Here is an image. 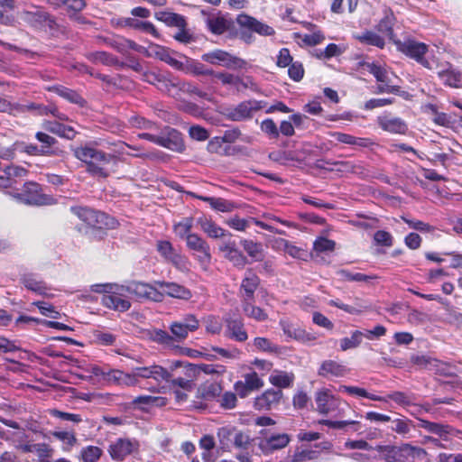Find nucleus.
<instances>
[{
    "mask_svg": "<svg viewBox=\"0 0 462 462\" xmlns=\"http://www.w3.org/2000/svg\"><path fill=\"white\" fill-rule=\"evenodd\" d=\"M73 154L87 164V171L93 176L106 178L109 175L107 165L114 160L113 155L88 145L75 148Z\"/></svg>",
    "mask_w": 462,
    "mask_h": 462,
    "instance_id": "obj_1",
    "label": "nucleus"
},
{
    "mask_svg": "<svg viewBox=\"0 0 462 462\" xmlns=\"http://www.w3.org/2000/svg\"><path fill=\"white\" fill-rule=\"evenodd\" d=\"M20 202L27 205L43 206L54 203V199L41 192V187L35 182H29L24 185L22 193L14 195Z\"/></svg>",
    "mask_w": 462,
    "mask_h": 462,
    "instance_id": "obj_2",
    "label": "nucleus"
},
{
    "mask_svg": "<svg viewBox=\"0 0 462 462\" xmlns=\"http://www.w3.org/2000/svg\"><path fill=\"white\" fill-rule=\"evenodd\" d=\"M201 59L205 62L212 65H220L229 69H238L245 67L246 62L227 51L222 50H215L210 52L204 53Z\"/></svg>",
    "mask_w": 462,
    "mask_h": 462,
    "instance_id": "obj_3",
    "label": "nucleus"
},
{
    "mask_svg": "<svg viewBox=\"0 0 462 462\" xmlns=\"http://www.w3.org/2000/svg\"><path fill=\"white\" fill-rule=\"evenodd\" d=\"M261 434L263 437L259 439L258 447L265 455L284 448L291 439L287 433L268 434L266 430H263Z\"/></svg>",
    "mask_w": 462,
    "mask_h": 462,
    "instance_id": "obj_4",
    "label": "nucleus"
},
{
    "mask_svg": "<svg viewBox=\"0 0 462 462\" xmlns=\"http://www.w3.org/2000/svg\"><path fill=\"white\" fill-rule=\"evenodd\" d=\"M71 210L82 221L91 226L100 227L99 225L104 224L107 227L112 228L116 225V221L105 213L97 212L88 208L75 207L71 208Z\"/></svg>",
    "mask_w": 462,
    "mask_h": 462,
    "instance_id": "obj_5",
    "label": "nucleus"
},
{
    "mask_svg": "<svg viewBox=\"0 0 462 462\" xmlns=\"http://www.w3.org/2000/svg\"><path fill=\"white\" fill-rule=\"evenodd\" d=\"M187 247L196 253V258L199 264L207 269L211 262L209 245L198 234L189 235L186 240Z\"/></svg>",
    "mask_w": 462,
    "mask_h": 462,
    "instance_id": "obj_6",
    "label": "nucleus"
},
{
    "mask_svg": "<svg viewBox=\"0 0 462 462\" xmlns=\"http://www.w3.org/2000/svg\"><path fill=\"white\" fill-rule=\"evenodd\" d=\"M139 449V442L135 439L120 438L109 445L108 453L115 461H123Z\"/></svg>",
    "mask_w": 462,
    "mask_h": 462,
    "instance_id": "obj_7",
    "label": "nucleus"
},
{
    "mask_svg": "<svg viewBox=\"0 0 462 462\" xmlns=\"http://www.w3.org/2000/svg\"><path fill=\"white\" fill-rule=\"evenodd\" d=\"M367 70L373 74L380 85L378 86L379 92H394L398 90L399 87L396 85V77L385 68L375 64L367 63Z\"/></svg>",
    "mask_w": 462,
    "mask_h": 462,
    "instance_id": "obj_8",
    "label": "nucleus"
},
{
    "mask_svg": "<svg viewBox=\"0 0 462 462\" xmlns=\"http://www.w3.org/2000/svg\"><path fill=\"white\" fill-rule=\"evenodd\" d=\"M129 294L134 295L138 300L162 301V293L158 286L144 282H133L129 283Z\"/></svg>",
    "mask_w": 462,
    "mask_h": 462,
    "instance_id": "obj_9",
    "label": "nucleus"
},
{
    "mask_svg": "<svg viewBox=\"0 0 462 462\" xmlns=\"http://www.w3.org/2000/svg\"><path fill=\"white\" fill-rule=\"evenodd\" d=\"M158 145L177 152H182L185 150L181 134L171 127H165L160 133Z\"/></svg>",
    "mask_w": 462,
    "mask_h": 462,
    "instance_id": "obj_10",
    "label": "nucleus"
},
{
    "mask_svg": "<svg viewBox=\"0 0 462 462\" xmlns=\"http://www.w3.org/2000/svg\"><path fill=\"white\" fill-rule=\"evenodd\" d=\"M315 402L317 411L320 414L328 415L338 408L340 400L333 395L328 389L323 388L316 392Z\"/></svg>",
    "mask_w": 462,
    "mask_h": 462,
    "instance_id": "obj_11",
    "label": "nucleus"
},
{
    "mask_svg": "<svg viewBox=\"0 0 462 462\" xmlns=\"http://www.w3.org/2000/svg\"><path fill=\"white\" fill-rule=\"evenodd\" d=\"M218 250L223 254L224 258L236 268L243 269L248 263L246 256L237 248L235 241H223L218 245Z\"/></svg>",
    "mask_w": 462,
    "mask_h": 462,
    "instance_id": "obj_12",
    "label": "nucleus"
},
{
    "mask_svg": "<svg viewBox=\"0 0 462 462\" xmlns=\"http://www.w3.org/2000/svg\"><path fill=\"white\" fill-rule=\"evenodd\" d=\"M135 375L139 379H152L157 383L169 382L171 377V373L165 367L152 364L150 365L135 367Z\"/></svg>",
    "mask_w": 462,
    "mask_h": 462,
    "instance_id": "obj_13",
    "label": "nucleus"
},
{
    "mask_svg": "<svg viewBox=\"0 0 462 462\" xmlns=\"http://www.w3.org/2000/svg\"><path fill=\"white\" fill-rule=\"evenodd\" d=\"M262 108L260 103L256 100H247L241 102L236 107L229 109L227 117L236 122L244 121L253 116L254 112Z\"/></svg>",
    "mask_w": 462,
    "mask_h": 462,
    "instance_id": "obj_14",
    "label": "nucleus"
},
{
    "mask_svg": "<svg viewBox=\"0 0 462 462\" xmlns=\"http://www.w3.org/2000/svg\"><path fill=\"white\" fill-rule=\"evenodd\" d=\"M429 46L412 39H406V57L414 60L424 68H430V62L426 58Z\"/></svg>",
    "mask_w": 462,
    "mask_h": 462,
    "instance_id": "obj_15",
    "label": "nucleus"
},
{
    "mask_svg": "<svg viewBox=\"0 0 462 462\" xmlns=\"http://www.w3.org/2000/svg\"><path fill=\"white\" fill-rule=\"evenodd\" d=\"M155 285L158 286L159 292L162 293V300L165 295L180 300H189L192 296L189 289L175 282L156 281Z\"/></svg>",
    "mask_w": 462,
    "mask_h": 462,
    "instance_id": "obj_16",
    "label": "nucleus"
},
{
    "mask_svg": "<svg viewBox=\"0 0 462 462\" xmlns=\"http://www.w3.org/2000/svg\"><path fill=\"white\" fill-rule=\"evenodd\" d=\"M143 55L159 59L176 69H180L182 66L180 61L171 56L170 51L167 48L155 43H149L148 47H145Z\"/></svg>",
    "mask_w": 462,
    "mask_h": 462,
    "instance_id": "obj_17",
    "label": "nucleus"
},
{
    "mask_svg": "<svg viewBox=\"0 0 462 462\" xmlns=\"http://www.w3.org/2000/svg\"><path fill=\"white\" fill-rule=\"evenodd\" d=\"M259 284V277L253 272V270L248 269L245 272V275L242 280L240 286V295L242 297L243 302L253 300L254 297V291L258 288Z\"/></svg>",
    "mask_w": 462,
    "mask_h": 462,
    "instance_id": "obj_18",
    "label": "nucleus"
},
{
    "mask_svg": "<svg viewBox=\"0 0 462 462\" xmlns=\"http://www.w3.org/2000/svg\"><path fill=\"white\" fill-rule=\"evenodd\" d=\"M410 360L411 365L420 369H427L439 374H443L444 366H447L445 363L425 355H412Z\"/></svg>",
    "mask_w": 462,
    "mask_h": 462,
    "instance_id": "obj_19",
    "label": "nucleus"
},
{
    "mask_svg": "<svg viewBox=\"0 0 462 462\" xmlns=\"http://www.w3.org/2000/svg\"><path fill=\"white\" fill-rule=\"evenodd\" d=\"M282 397L281 390L269 389L258 396L254 401V408L257 410H270L278 404Z\"/></svg>",
    "mask_w": 462,
    "mask_h": 462,
    "instance_id": "obj_20",
    "label": "nucleus"
},
{
    "mask_svg": "<svg viewBox=\"0 0 462 462\" xmlns=\"http://www.w3.org/2000/svg\"><path fill=\"white\" fill-rule=\"evenodd\" d=\"M226 335L231 339L238 342H245L248 338V335L244 328V323L241 319H226Z\"/></svg>",
    "mask_w": 462,
    "mask_h": 462,
    "instance_id": "obj_21",
    "label": "nucleus"
},
{
    "mask_svg": "<svg viewBox=\"0 0 462 462\" xmlns=\"http://www.w3.org/2000/svg\"><path fill=\"white\" fill-rule=\"evenodd\" d=\"M237 22L240 25L248 28L260 35L270 36L274 33V30L271 26L248 15H240Z\"/></svg>",
    "mask_w": 462,
    "mask_h": 462,
    "instance_id": "obj_22",
    "label": "nucleus"
},
{
    "mask_svg": "<svg viewBox=\"0 0 462 462\" xmlns=\"http://www.w3.org/2000/svg\"><path fill=\"white\" fill-rule=\"evenodd\" d=\"M394 16L393 14H386L384 18H383L379 23L376 25V30L378 32H380L383 35L387 36L391 41H393L397 50L400 51H404V46L402 43L401 41L395 40L394 34H393V23H394Z\"/></svg>",
    "mask_w": 462,
    "mask_h": 462,
    "instance_id": "obj_23",
    "label": "nucleus"
},
{
    "mask_svg": "<svg viewBox=\"0 0 462 462\" xmlns=\"http://www.w3.org/2000/svg\"><path fill=\"white\" fill-rule=\"evenodd\" d=\"M118 24L122 27H129L135 30H140L151 33L153 37L159 39L160 33L150 22H143L135 19L134 17H125L119 20Z\"/></svg>",
    "mask_w": 462,
    "mask_h": 462,
    "instance_id": "obj_24",
    "label": "nucleus"
},
{
    "mask_svg": "<svg viewBox=\"0 0 462 462\" xmlns=\"http://www.w3.org/2000/svg\"><path fill=\"white\" fill-rule=\"evenodd\" d=\"M43 127L46 131L69 140H72L77 134L72 126L66 125L60 121H45Z\"/></svg>",
    "mask_w": 462,
    "mask_h": 462,
    "instance_id": "obj_25",
    "label": "nucleus"
},
{
    "mask_svg": "<svg viewBox=\"0 0 462 462\" xmlns=\"http://www.w3.org/2000/svg\"><path fill=\"white\" fill-rule=\"evenodd\" d=\"M420 427L426 431L444 439H446L448 435H455V432H460L459 430H456L450 425L432 422L425 420H420Z\"/></svg>",
    "mask_w": 462,
    "mask_h": 462,
    "instance_id": "obj_26",
    "label": "nucleus"
},
{
    "mask_svg": "<svg viewBox=\"0 0 462 462\" xmlns=\"http://www.w3.org/2000/svg\"><path fill=\"white\" fill-rule=\"evenodd\" d=\"M280 325L286 336L300 341H310L314 339L310 334L288 320H281Z\"/></svg>",
    "mask_w": 462,
    "mask_h": 462,
    "instance_id": "obj_27",
    "label": "nucleus"
},
{
    "mask_svg": "<svg viewBox=\"0 0 462 462\" xmlns=\"http://www.w3.org/2000/svg\"><path fill=\"white\" fill-rule=\"evenodd\" d=\"M295 376L291 372L274 370L269 377V382L279 388H289L293 384Z\"/></svg>",
    "mask_w": 462,
    "mask_h": 462,
    "instance_id": "obj_28",
    "label": "nucleus"
},
{
    "mask_svg": "<svg viewBox=\"0 0 462 462\" xmlns=\"http://www.w3.org/2000/svg\"><path fill=\"white\" fill-rule=\"evenodd\" d=\"M354 37L360 43L374 46L379 49H383L385 45L383 36L374 31L366 30L361 33L355 34Z\"/></svg>",
    "mask_w": 462,
    "mask_h": 462,
    "instance_id": "obj_29",
    "label": "nucleus"
},
{
    "mask_svg": "<svg viewBox=\"0 0 462 462\" xmlns=\"http://www.w3.org/2000/svg\"><path fill=\"white\" fill-rule=\"evenodd\" d=\"M101 302L105 307L117 311H126L131 307L128 300L116 295H103Z\"/></svg>",
    "mask_w": 462,
    "mask_h": 462,
    "instance_id": "obj_30",
    "label": "nucleus"
},
{
    "mask_svg": "<svg viewBox=\"0 0 462 462\" xmlns=\"http://www.w3.org/2000/svg\"><path fill=\"white\" fill-rule=\"evenodd\" d=\"M186 367H188L189 374L192 376H196L200 372H203L206 374L217 375H221L226 372L225 366L221 365L201 364L194 365L191 364H188Z\"/></svg>",
    "mask_w": 462,
    "mask_h": 462,
    "instance_id": "obj_31",
    "label": "nucleus"
},
{
    "mask_svg": "<svg viewBox=\"0 0 462 462\" xmlns=\"http://www.w3.org/2000/svg\"><path fill=\"white\" fill-rule=\"evenodd\" d=\"M442 82L448 87L458 88L461 87L462 73L449 66L448 69L438 73Z\"/></svg>",
    "mask_w": 462,
    "mask_h": 462,
    "instance_id": "obj_32",
    "label": "nucleus"
},
{
    "mask_svg": "<svg viewBox=\"0 0 462 462\" xmlns=\"http://www.w3.org/2000/svg\"><path fill=\"white\" fill-rule=\"evenodd\" d=\"M147 337L161 345H164L168 347H175V339L168 332L159 328H152L147 331Z\"/></svg>",
    "mask_w": 462,
    "mask_h": 462,
    "instance_id": "obj_33",
    "label": "nucleus"
},
{
    "mask_svg": "<svg viewBox=\"0 0 462 462\" xmlns=\"http://www.w3.org/2000/svg\"><path fill=\"white\" fill-rule=\"evenodd\" d=\"M147 337L161 345H164L168 347H175V339L168 332L159 328H152L147 331Z\"/></svg>",
    "mask_w": 462,
    "mask_h": 462,
    "instance_id": "obj_34",
    "label": "nucleus"
},
{
    "mask_svg": "<svg viewBox=\"0 0 462 462\" xmlns=\"http://www.w3.org/2000/svg\"><path fill=\"white\" fill-rule=\"evenodd\" d=\"M240 245L251 258L255 261H262L263 259V248L261 243L251 239H242Z\"/></svg>",
    "mask_w": 462,
    "mask_h": 462,
    "instance_id": "obj_35",
    "label": "nucleus"
},
{
    "mask_svg": "<svg viewBox=\"0 0 462 462\" xmlns=\"http://www.w3.org/2000/svg\"><path fill=\"white\" fill-rule=\"evenodd\" d=\"M206 23L210 32L215 34H222L229 28L228 21L218 14L208 16Z\"/></svg>",
    "mask_w": 462,
    "mask_h": 462,
    "instance_id": "obj_36",
    "label": "nucleus"
},
{
    "mask_svg": "<svg viewBox=\"0 0 462 462\" xmlns=\"http://www.w3.org/2000/svg\"><path fill=\"white\" fill-rule=\"evenodd\" d=\"M346 372L345 367L332 360L323 362L319 370V374L321 376L334 375L342 376Z\"/></svg>",
    "mask_w": 462,
    "mask_h": 462,
    "instance_id": "obj_37",
    "label": "nucleus"
},
{
    "mask_svg": "<svg viewBox=\"0 0 462 462\" xmlns=\"http://www.w3.org/2000/svg\"><path fill=\"white\" fill-rule=\"evenodd\" d=\"M19 16L23 21L30 23L32 26L40 25L48 19L47 13L42 10H37L35 12L23 11L19 14Z\"/></svg>",
    "mask_w": 462,
    "mask_h": 462,
    "instance_id": "obj_38",
    "label": "nucleus"
},
{
    "mask_svg": "<svg viewBox=\"0 0 462 462\" xmlns=\"http://www.w3.org/2000/svg\"><path fill=\"white\" fill-rule=\"evenodd\" d=\"M57 93L60 97L69 101L70 103L83 106L84 99L74 90L65 88L63 86H54L50 88Z\"/></svg>",
    "mask_w": 462,
    "mask_h": 462,
    "instance_id": "obj_39",
    "label": "nucleus"
},
{
    "mask_svg": "<svg viewBox=\"0 0 462 462\" xmlns=\"http://www.w3.org/2000/svg\"><path fill=\"white\" fill-rule=\"evenodd\" d=\"M22 282L28 290L39 294H43L47 291L45 283L38 280L34 274H24L22 278Z\"/></svg>",
    "mask_w": 462,
    "mask_h": 462,
    "instance_id": "obj_40",
    "label": "nucleus"
},
{
    "mask_svg": "<svg viewBox=\"0 0 462 462\" xmlns=\"http://www.w3.org/2000/svg\"><path fill=\"white\" fill-rule=\"evenodd\" d=\"M193 227V218L192 217H184L178 223H175L173 226V231L177 236L181 239L187 240V237L189 235H194L195 233H191L190 230Z\"/></svg>",
    "mask_w": 462,
    "mask_h": 462,
    "instance_id": "obj_41",
    "label": "nucleus"
},
{
    "mask_svg": "<svg viewBox=\"0 0 462 462\" xmlns=\"http://www.w3.org/2000/svg\"><path fill=\"white\" fill-rule=\"evenodd\" d=\"M380 125L386 131L402 134L404 130V124L402 119L391 116H383L380 118Z\"/></svg>",
    "mask_w": 462,
    "mask_h": 462,
    "instance_id": "obj_42",
    "label": "nucleus"
},
{
    "mask_svg": "<svg viewBox=\"0 0 462 462\" xmlns=\"http://www.w3.org/2000/svg\"><path fill=\"white\" fill-rule=\"evenodd\" d=\"M201 229L211 238H223L226 235L231 236L226 230L217 226L210 220H205L201 223Z\"/></svg>",
    "mask_w": 462,
    "mask_h": 462,
    "instance_id": "obj_43",
    "label": "nucleus"
},
{
    "mask_svg": "<svg viewBox=\"0 0 462 462\" xmlns=\"http://www.w3.org/2000/svg\"><path fill=\"white\" fill-rule=\"evenodd\" d=\"M200 199L208 202L210 207L217 211L231 212L235 208L232 202L221 198L200 197Z\"/></svg>",
    "mask_w": 462,
    "mask_h": 462,
    "instance_id": "obj_44",
    "label": "nucleus"
},
{
    "mask_svg": "<svg viewBox=\"0 0 462 462\" xmlns=\"http://www.w3.org/2000/svg\"><path fill=\"white\" fill-rule=\"evenodd\" d=\"M252 300L243 302V310L245 314L257 321H264L268 315L263 310L252 304Z\"/></svg>",
    "mask_w": 462,
    "mask_h": 462,
    "instance_id": "obj_45",
    "label": "nucleus"
},
{
    "mask_svg": "<svg viewBox=\"0 0 462 462\" xmlns=\"http://www.w3.org/2000/svg\"><path fill=\"white\" fill-rule=\"evenodd\" d=\"M363 337L364 333L359 330L352 332L350 337H344L340 339V350L346 351L348 349L358 347L362 343Z\"/></svg>",
    "mask_w": 462,
    "mask_h": 462,
    "instance_id": "obj_46",
    "label": "nucleus"
},
{
    "mask_svg": "<svg viewBox=\"0 0 462 462\" xmlns=\"http://www.w3.org/2000/svg\"><path fill=\"white\" fill-rule=\"evenodd\" d=\"M426 460L427 452L424 448L406 444V462H425Z\"/></svg>",
    "mask_w": 462,
    "mask_h": 462,
    "instance_id": "obj_47",
    "label": "nucleus"
},
{
    "mask_svg": "<svg viewBox=\"0 0 462 462\" xmlns=\"http://www.w3.org/2000/svg\"><path fill=\"white\" fill-rule=\"evenodd\" d=\"M328 134L330 137L334 138L336 141L341 143L356 146H365V140L362 138H357L353 135L340 132H331Z\"/></svg>",
    "mask_w": 462,
    "mask_h": 462,
    "instance_id": "obj_48",
    "label": "nucleus"
},
{
    "mask_svg": "<svg viewBox=\"0 0 462 462\" xmlns=\"http://www.w3.org/2000/svg\"><path fill=\"white\" fill-rule=\"evenodd\" d=\"M103 454L100 448L97 446H87L80 451V458L83 462H97Z\"/></svg>",
    "mask_w": 462,
    "mask_h": 462,
    "instance_id": "obj_49",
    "label": "nucleus"
},
{
    "mask_svg": "<svg viewBox=\"0 0 462 462\" xmlns=\"http://www.w3.org/2000/svg\"><path fill=\"white\" fill-rule=\"evenodd\" d=\"M170 330L172 334V337L177 341H182L187 338L188 335L190 331L188 328H186L185 324H182L180 321H174L170 325Z\"/></svg>",
    "mask_w": 462,
    "mask_h": 462,
    "instance_id": "obj_50",
    "label": "nucleus"
},
{
    "mask_svg": "<svg viewBox=\"0 0 462 462\" xmlns=\"http://www.w3.org/2000/svg\"><path fill=\"white\" fill-rule=\"evenodd\" d=\"M157 20L162 21L169 25L181 26L183 19L180 15L173 13L160 12L155 14Z\"/></svg>",
    "mask_w": 462,
    "mask_h": 462,
    "instance_id": "obj_51",
    "label": "nucleus"
},
{
    "mask_svg": "<svg viewBox=\"0 0 462 462\" xmlns=\"http://www.w3.org/2000/svg\"><path fill=\"white\" fill-rule=\"evenodd\" d=\"M378 451H381L384 455V458L387 462H395L400 460L402 457V450L397 447H377Z\"/></svg>",
    "mask_w": 462,
    "mask_h": 462,
    "instance_id": "obj_52",
    "label": "nucleus"
},
{
    "mask_svg": "<svg viewBox=\"0 0 462 462\" xmlns=\"http://www.w3.org/2000/svg\"><path fill=\"white\" fill-rule=\"evenodd\" d=\"M95 374L97 375H102L108 382L119 383L124 372L116 369H96Z\"/></svg>",
    "mask_w": 462,
    "mask_h": 462,
    "instance_id": "obj_53",
    "label": "nucleus"
},
{
    "mask_svg": "<svg viewBox=\"0 0 462 462\" xmlns=\"http://www.w3.org/2000/svg\"><path fill=\"white\" fill-rule=\"evenodd\" d=\"M245 385L252 392L261 389L263 386V381L255 372H251L244 375Z\"/></svg>",
    "mask_w": 462,
    "mask_h": 462,
    "instance_id": "obj_54",
    "label": "nucleus"
},
{
    "mask_svg": "<svg viewBox=\"0 0 462 462\" xmlns=\"http://www.w3.org/2000/svg\"><path fill=\"white\" fill-rule=\"evenodd\" d=\"M18 150H21L30 155L42 156V155H52L53 152H48L46 147L37 146L35 144H23L19 143Z\"/></svg>",
    "mask_w": 462,
    "mask_h": 462,
    "instance_id": "obj_55",
    "label": "nucleus"
},
{
    "mask_svg": "<svg viewBox=\"0 0 462 462\" xmlns=\"http://www.w3.org/2000/svg\"><path fill=\"white\" fill-rule=\"evenodd\" d=\"M89 59L95 63L105 65H113L116 63V59L106 51H95L89 54Z\"/></svg>",
    "mask_w": 462,
    "mask_h": 462,
    "instance_id": "obj_56",
    "label": "nucleus"
},
{
    "mask_svg": "<svg viewBox=\"0 0 462 462\" xmlns=\"http://www.w3.org/2000/svg\"><path fill=\"white\" fill-rule=\"evenodd\" d=\"M315 457L316 452L313 450H296L292 456H289L286 458V462H306L314 459Z\"/></svg>",
    "mask_w": 462,
    "mask_h": 462,
    "instance_id": "obj_57",
    "label": "nucleus"
},
{
    "mask_svg": "<svg viewBox=\"0 0 462 462\" xmlns=\"http://www.w3.org/2000/svg\"><path fill=\"white\" fill-rule=\"evenodd\" d=\"M428 111H430L434 115L433 122L436 125L441 126H447L449 125L450 120L446 113L439 112L437 106L433 104H428L426 106Z\"/></svg>",
    "mask_w": 462,
    "mask_h": 462,
    "instance_id": "obj_58",
    "label": "nucleus"
},
{
    "mask_svg": "<svg viewBox=\"0 0 462 462\" xmlns=\"http://www.w3.org/2000/svg\"><path fill=\"white\" fill-rule=\"evenodd\" d=\"M15 8L14 0H0V22L8 24L12 19L5 14Z\"/></svg>",
    "mask_w": 462,
    "mask_h": 462,
    "instance_id": "obj_59",
    "label": "nucleus"
},
{
    "mask_svg": "<svg viewBox=\"0 0 462 462\" xmlns=\"http://www.w3.org/2000/svg\"><path fill=\"white\" fill-rule=\"evenodd\" d=\"M254 346L260 351L268 352V353H276L278 351V346L272 343L266 337H255L254 340Z\"/></svg>",
    "mask_w": 462,
    "mask_h": 462,
    "instance_id": "obj_60",
    "label": "nucleus"
},
{
    "mask_svg": "<svg viewBox=\"0 0 462 462\" xmlns=\"http://www.w3.org/2000/svg\"><path fill=\"white\" fill-rule=\"evenodd\" d=\"M52 436L57 439L62 441L67 447L66 449L73 447L77 443V438L74 433L69 431H54Z\"/></svg>",
    "mask_w": 462,
    "mask_h": 462,
    "instance_id": "obj_61",
    "label": "nucleus"
},
{
    "mask_svg": "<svg viewBox=\"0 0 462 462\" xmlns=\"http://www.w3.org/2000/svg\"><path fill=\"white\" fill-rule=\"evenodd\" d=\"M226 225L236 231H245L250 225L249 218H241L238 216H234L226 221Z\"/></svg>",
    "mask_w": 462,
    "mask_h": 462,
    "instance_id": "obj_62",
    "label": "nucleus"
},
{
    "mask_svg": "<svg viewBox=\"0 0 462 462\" xmlns=\"http://www.w3.org/2000/svg\"><path fill=\"white\" fill-rule=\"evenodd\" d=\"M335 242L325 237H319L314 242V250L318 253L331 252L335 248Z\"/></svg>",
    "mask_w": 462,
    "mask_h": 462,
    "instance_id": "obj_63",
    "label": "nucleus"
},
{
    "mask_svg": "<svg viewBox=\"0 0 462 462\" xmlns=\"http://www.w3.org/2000/svg\"><path fill=\"white\" fill-rule=\"evenodd\" d=\"M337 274L344 281L348 282H366L369 277L361 273H351L347 270H340L337 272Z\"/></svg>",
    "mask_w": 462,
    "mask_h": 462,
    "instance_id": "obj_64",
    "label": "nucleus"
}]
</instances>
